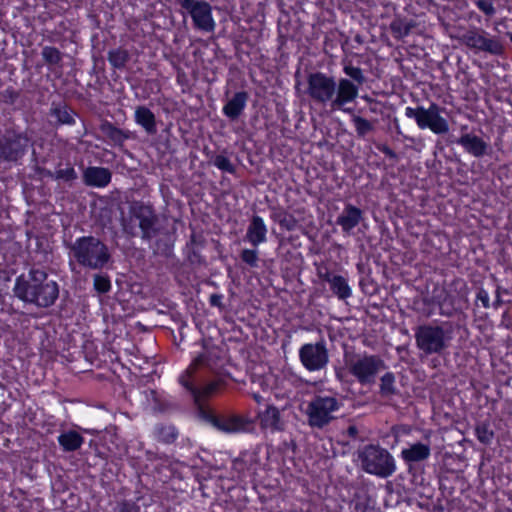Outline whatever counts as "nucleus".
I'll return each instance as SVG.
<instances>
[{
	"mask_svg": "<svg viewBox=\"0 0 512 512\" xmlns=\"http://www.w3.org/2000/svg\"><path fill=\"white\" fill-rule=\"evenodd\" d=\"M307 84V93L314 102L347 113L350 109L345 106L355 101L359 93L358 86L351 80L341 78L336 82L333 77L322 72L310 74Z\"/></svg>",
	"mask_w": 512,
	"mask_h": 512,
	"instance_id": "1",
	"label": "nucleus"
},
{
	"mask_svg": "<svg viewBox=\"0 0 512 512\" xmlns=\"http://www.w3.org/2000/svg\"><path fill=\"white\" fill-rule=\"evenodd\" d=\"M13 291L20 300L46 308L58 298L59 286L48 278L44 270L31 269L26 276L21 275L16 279Z\"/></svg>",
	"mask_w": 512,
	"mask_h": 512,
	"instance_id": "2",
	"label": "nucleus"
},
{
	"mask_svg": "<svg viewBox=\"0 0 512 512\" xmlns=\"http://www.w3.org/2000/svg\"><path fill=\"white\" fill-rule=\"evenodd\" d=\"M214 367L210 363L206 354H201L193 359L189 367L180 375L179 382L193 396L195 403L201 406L202 402L209 396L218 391L219 383L214 381L203 387L197 384L202 380V374L206 370H213Z\"/></svg>",
	"mask_w": 512,
	"mask_h": 512,
	"instance_id": "3",
	"label": "nucleus"
},
{
	"mask_svg": "<svg viewBox=\"0 0 512 512\" xmlns=\"http://www.w3.org/2000/svg\"><path fill=\"white\" fill-rule=\"evenodd\" d=\"M453 339V328L448 322L424 324L415 331L416 345L425 354H440L446 350Z\"/></svg>",
	"mask_w": 512,
	"mask_h": 512,
	"instance_id": "4",
	"label": "nucleus"
},
{
	"mask_svg": "<svg viewBox=\"0 0 512 512\" xmlns=\"http://www.w3.org/2000/svg\"><path fill=\"white\" fill-rule=\"evenodd\" d=\"M71 253L79 264L90 269H100L110 259L107 246L92 236L76 239L71 247Z\"/></svg>",
	"mask_w": 512,
	"mask_h": 512,
	"instance_id": "5",
	"label": "nucleus"
},
{
	"mask_svg": "<svg viewBox=\"0 0 512 512\" xmlns=\"http://www.w3.org/2000/svg\"><path fill=\"white\" fill-rule=\"evenodd\" d=\"M343 403L340 398L333 394L320 393L315 395L305 408V415L309 426L323 428L335 419V414L340 410Z\"/></svg>",
	"mask_w": 512,
	"mask_h": 512,
	"instance_id": "6",
	"label": "nucleus"
},
{
	"mask_svg": "<svg viewBox=\"0 0 512 512\" xmlns=\"http://www.w3.org/2000/svg\"><path fill=\"white\" fill-rule=\"evenodd\" d=\"M362 469L380 478H387L396 471V461L385 448L379 445H367L358 453Z\"/></svg>",
	"mask_w": 512,
	"mask_h": 512,
	"instance_id": "7",
	"label": "nucleus"
},
{
	"mask_svg": "<svg viewBox=\"0 0 512 512\" xmlns=\"http://www.w3.org/2000/svg\"><path fill=\"white\" fill-rule=\"evenodd\" d=\"M348 371L362 385L375 382L377 375L385 368L383 360L375 355L356 354L346 357Z\"/></svg>",
	"mask_w": 512,
	"mask_h": 512,
	"instance_id": "8",
	"label": "nucleus"
},
{
	"mask_svg": "<svg viewBox=\"0 0 512 512\" xmlns=\"http://www.w3.org/2000/svg\"><path fill=\"white\" fill-rule=\"evenodd\" d=\"M405 116L414 119L417 126L424 130L430 129L434 134H445L449 131L448 121L441 115V108L431 103L429 107L418 106L416 108L406 107Z\"/></svg>",
	"mask_w": 512,
	"mask_h": 512,
	"instance_id": "9",
	"label": "nucleus"
},
{
	"mask_svg": "<svg viewBox=\"0 0 512 512\" xmlns=\"http://www.w3.org/2000/svg\"><path fill=\"white\" fill-rule=\"evenodd\" d=\"M177 4L190 15L196 29L203 32H213L216 22L211 5L204 0H176Z\"/></svg>",
	"mask_w": 512,
	"mask_h": 512,
	"instance_id": "10",
	"label": "nucleus"
},
{
	"mask_svg": "<svg viewBox=\"0 0 512 512\" xmlns=\"http://www.w3.org/2000/svg\"><path fill=\"white\" fill-rule=\"evenodd\" d=\"M461 42L470 49L492 55L503 53V45L498 37L490 36L486 31L471 29L461 37Z\"/></svg>",
	"mask_w": 512,
	"mask_h": 512,
	"instance_id": "11",
	"label": "nucleus"
},
{
	"mask_svg": "<svg viewBox=\"0 0 512 512\" xmlns=\"http://www.w3.org/2000/svg\"><path fill=\"white\" fill-rule=\"evenodd\" d=\"M299 359L306 370L316 372L327 366L329 354L324 342L307 343L300 347Z\"/></svg>",
	"mask_w": 512,
	"mask_h": 512,
	"instance_id": "12",
	"label": "nucleus"
},
{
	"mask_svg": "<svg viewBox=\"0 0 512 512\" xmlns=\"http://www.w3.org/2000/svg\"><path fill=\"white\" fill-rule=\"evenodd\" d=\"M287 406L288 403H285L284 406L280 409L273 404H267L263 410H259L257 413V418L260 427L263 430L269 431L271 433L283 431L286 426V421L281 415V412L284 411Z\"/></svg>",
	"mask_w": 512,
	"mask_h": 512,
	"instance_id": "13",
	"label": "nucleus"
},
{
	"mask_svg": "<svg viewBox=\"0 0 512 512\" xmlns=\"http://www.w3.org/2000/svg\"><path fill=\"white\" fill-rule=\"evenodd\" d=\"M267 226L260 216H253L246 231L245 239L252 246L258 247L267 241Z\"/></svg>",
	"mask_w": 512,
	"mask_h": 512,
	"instance_id": "14",
	"label": "nucleus"
},
{
	"mask_svg": "<svg viewBox=\"0 0 512 512\" xmlns=\"http://www.w3.org/2000/svg\"><path fill=\"white\" fill-rule=\"evenodd\" d=\"M362 218L363 212L358 207L348 204L338 216L336 223L342 228V231L346 235H350L352 230L361 222Z\"/></svg>",
	"mask_w": 512,
	"mask_h": 512,
	"instance_id": "15",
	"label": "nucleus"
},
{
	"mask_svg": "<svg viewBox=\"0 0 512 512\" xmlns=\"http://www.w3.org/2000/svg\"><path fill=\"white\" fill-rule=\"evenodd\" d=\"M27 146L28 139L18 135L13 140L0 145V158L7 161H16L24 154Z\"/></svg>",
	"mask_w": 512,
	"mask_h": 512,
	"instance_id": "16",
	"label": "nucleus"
},
{
	"mask_svg": "<svg viewBox=\"0 0 512 512\" xmlns=\"http://www.w3.org/2000/svg\"><path fill=\"white\" fill-rule=\"evenodd\" d=\"M320 278L327 282L331 291L340 299L345 300L352 295V289L348 284V280L341 276L330 272L320 273Z\"/></svg>",
	"mask_w": 512,
	"mask_h": 512,
	"instance_id": "17",
	"label": "nucleus"
},
{
	"mask_svg": "<svg viewBox=\"0 0 512 512\" xmlns=\"http://www.w3.org/2000/svg\"><path fill=\"white\" fill-rule=\"evenodd\" d=\"M457 143L461 145L467 153L478 158L484 156L489 148V144L486 141L472 133L462 134L457 140Z\"/></svg>",
	"mask_w": 512,
	"mask_h": 512,
	"instance_id": "18",
	"label": "nucleus"
},
{
	"mask_svg": "<svg viewBox=\"0 0 512 512\" xmlns=\"http://www.w3.org/2000/svg\"><path fill=\"white\" fill-rule=\"evenodd\" d=\"M431 455L429 443L416 442L403 448L401 457L406 463H416L427 460Z\"/></svg>",
	"mask_w": 512,
	"mask_h": 512,
	"instance_id": "19",
	"label": "nucleus"
},
{
	"mask_svg": "<svg viewBox=\"0 0 512 512\" xmlns=\"http://www.w3.org/2000/svg\"><path fill=\"white\" fill-rule=\"evenodd\" d=\"M83 176L85 183L94 187H105L111 181L110 171L103 167H89Z\"/></svg>",
	"mask_w": 512,
	"mask_h": 512,
	"instance_id": "20",
	"label": "nucleus"
},
{
	"mask_svg": "<svg viewBox=\"0 0 512 512\" xmlns=\"http://www.w3.org/2000/svg\"><path fill=\"white\" fill-rule=\"evenodd\" d=\"M214 426L219 430L226 433H237L246 430L248 422L242 417L232 415L228 417L215 418L213 420Z\"/></svg>",
	"mask_w": 512,
	"mask_h": 512,
	"instance_id": "21",
	"label": "nucleus"
},
{
	"mask_svg": "<svg viewBox=\"0 0 512 512\" xmlns=\"http://www.w3.org/2000/svg\"><path fill=\"white\" fill-rule=\"evenodd\" d=\"M247 100L246 92H237L223 107V113L230 119L238 118L245 109Z\"/></svg>",
	"mask_w": 512,
	"mask_h": 512,
	"instance_id": "22",
	"label": "nucleus"
},
{
	"mask_svg": "<svg viewBox=\"0 0 512 512\" xmlns=\"http://www.w3.org/2000/svg\"><path fill=\"white\" fill-rule=\"evenodd\" d=\"M60 446L66 452L78 450L84 443V438L76 431L69 430L58 436Z\"/></svg>",
	"mask_w": 512,
	"mask_h": 512,
	"instance_id": "23",
	"label": "nucleus"
},
{
	"mask_svg": "<svg viewBox=\"0 0 512 512\" xmlns=\"http://www.w3.org/2000/svg\"><path fill=\"white\" fill-rule=\"evenodd\" d=\"M135 121L142 126L148 134L156 132V121L152 111L144 106H140L135 110Z\"/></svg>",
	"mask_w": 512,
	"mask_h": 512,
	"instance_id": "24",
	"label": "nucleus"
},
{
	"mask_svg": "<svg viewBox=\"0 0 512 512\" xmlns=\"http://www.w3.org/2000/svg\"><path fill=\"white\" fill-rule=\"evenodd\" d=\"M139 226L143 232L144 237L150 236V231L154 225V215L150 207H141L139 214Z\"/></svg>",
	"mask_w": 512,
	"mask_h": 512,
	"instance_id": "25",
	"label": "nucleus"
},
{
	"mask_svg": "<svg viewBox=\"0 0 512 512\" xmlns=\"http://www.w3.org/2000/svg\"><path fill=\"white\" fill-rule=\"evenodd\" d=\"M129 59V53L127 50L117 48L109 51L108 61L116 69L123 68Z\"/></svg>",
	"mask_w": 512,
	"mask_h": 512,
	"instance_id": "26",
	"label": "nucleus"
},
{
	"mask_svg": "<svg viewBox=\"0 0 512 512\" xmlns=\"http://www.w3.org/2000/svg\"><path fill=\"white\" fill-rule=\"evenodd\" d=\"M390 28L394 37L404 38L410 33L412 24L406 20L397 18L391 22Z\"/></svg>",
	"mask_w": 512,
	"mask_h": 512,
	"instance_id": "27",
	"label": "nucleus"
},
{
	"mask_svg": "<svg viewBox=\"0 0 512 512\" xmlns=\"http://www.w3.org/2000/svg\"><path fill=\"white\" fill-rule=\"evenodd\" d=\"M380 393L385 397L396 393L395 376L393 373L387 372L381 377Z\"/></svg>",
	"mask_w": 512,
	"mask_h": 512,
	"instance_id": "28",
	"label": "nucleus"
},
{
	"mask_svg": "<svg viewBox=\"0 0 512 512\" xmlns=\"http://www.w3.org/2000/svg\"><path fill=\"white\" fill-rule=\"evenodd\" d=\"M352 122L355 127L357 135L360 137H364L367 133L373 130L372 123L360 116L353 115Z\"/></svg>",
	"mask_w": 512,
	"mask_h": 512,
	"instance_id": "29",
	"label": "nucleus"
},
{
	"mask_svg": "<svg viewBox=\"0 0 512 512\" xmlns=\"http://www.w3.org/2000/svg\"><path fill=\"white\" fill-rule=\"evenodd\" d=\"M477 439L483 444H490L494 438V433L488 424L481 423L475 429Z\"/></svg>",
	"mask_w": 512,
	"mask_h": 512,
	"instance_id": "30",
	"label": "nucleus"
},
{
	"mask_svg": "<svg viewBox=\"0 0 512 512\" xmlns=\"http://www.w3.org/2000/svg\"><path fill=\"white\" fill-rule=\"evenodd\" d=\"M275 220L280 224L281 227L288 231H291L296 227V219L287 213L281 212L276 214Z\"/></svg>",
	"mask_w": 512,
	"mask_h": 512,
	"instance_id": "31",
	"label": "nucleus"
},
{
	"mask_svg": "<svg viewBox=\"0 0 512 512\" xmlns=\"http://www.w3.org/2000/svg\"><path fill=\"white\" fill-rule=\"evenodd\" d=\"M43 59L50 64H57L61 60V54L55 47L46 46L42 49Z\"/></svg>",
	"mask_w": 512,
	"mask_h": 512,
	"instance_id": "32",
	"label": "nucleus"
},
{
	"mask_svg": "<svg viewBox=\"0 0 512 512\" xmlns=\"http://www.w3.org/2000/svg\"><path fill=\"white\" fill-rule=\"evenodd\" d=\"M214 165L224 171V172H228V173H234L235 172V167L234 165L232 164V162L229 160V158H227L226 156L224 155H217L213 161Z\"/></svg>",
	"mask_w": 512,
	"mask_h": 512,
	"instance_id": "33",
	"label": "nucleus"
},
{
	"mask_svg": "<svg viewBox=\"0 0 512 512\" xmlns=\"http://www.w3.org/2000/svg\"><path fill=\"white\" fill-rule=\"evenodd\" d=\"M343 71L347 76L356 81L358 84H362L365 81L363 72L359 67L345 65Z\"/></svg>",
	"mask_w": 512,
	"mask_h": 512,
	"instance_id": "34",
	"label": "nucleus"
},
{
	"mask_svg": "<svg viewBox=\"0 0 512 512\" xmlns=\"http://www.w3.org/2000/svg\"><path fill=\"white\" fill-rule=\"evenodd\" d=\"M241 259L250 267H257L258 251L256 249H244L241 252Z\"/></svg>",
	"mask_w": 512,
	"mask_h": 512,
	"instance_id": "35",
	"label": "nucleus"
},
{
	"mask_svg": "<svg viewBox=\"0 0 512 512\" xmlns=\"http://www.w3.org/2000/svg\"><path fill=\"white\" fill-rule=\"evenodd\" d=\"M94 287L100 293H106L111 288V283L108 277L103 275H96L94 277Z\"/></svg>",
	"mask_w": 512,
	"mask_h": 512,
	"instance_id": "36",
	"label": "nucleus"
},
{
	"mask_svg": "<svg viewBox=\"0 0 512 512\" xmlns=\"http://www.w3.org/2000/svg\"><path fill=\"white\" fill-rule=\"evenodd\" d=\"M475 5L487 16H492L495 14V7L491 0H477Z\"/></svg>",
	"mask_w": 512,
	"mask_h": 512,
	"instance_id": "37",
	"label": "nucleus"
},
{
	"mask_svg": "<svg viewBox=\"0 0 512 512\" xmlns=\"http://www.w3.org/2000/svg\"><path fill=\"white\" fill-rule=\"evenodd\" d=\"M102 129L104 133L113 141H121L123 139L122 131L112 126L111 124L104 125Z\"/></svg>",
	"mask_w": 512,
	"mask_h": 512,
	"instance_id": "38",
	"label": "nucleus"
},
{
	"mask_svg": "<svg viewBox=\"0 0 512 512\" xmlns=\"http://www.w3.org/2000/svg\"><path fill=\"white\" fill-rule=\"evenodd\" d=\"M77 174L73 167H66L56 171V178L65 181H71L76 179Z\"/></svg>",
	"mask_w": 512,
	"mask_h": 512,
	"instance_id": "39",
	"label": "nucleus"
},
{
	"mask_svg": "<svg viewBox=\"0 0 512 512\" xmlns=\"http://www.w3.org/2000/svg\"><path fill=\"white\" fill-rule=\"evenodd\" d=\"M57 119L64 124H71L74 122L73 116L66 108L55 109Z\"/></svg>",
	"mask_w": 512,
	"mask_h": 512,
	"instance_id": "40",
	"label": "nucleus"
},
{
	"mask_svg": "<svg viewBox=\"0 0 512 512\" xmlns=\"http://www.w3.org/2000/svg\"><path fill=\"white\" fill-rule=\"evenodd\" d=\"M477 301L481 302L484 308H488L490 306V297L486 290L480 289L477 293Z\"/></svg>",
	"mask_w": 512,
	"mask_h": 512,
	"instance_id": "41",
	"label": "nucleus"
},
{
	"mask_svg": "<svg viewBox=\"0 0 512 512\" xmlns=\"http://www.w3.org/2000/svg\"><path fill=\"white\" fill-rule=\"evenodd\" d=\"M222 302V296L218 294H213L210 297V303L213 306H220Z\"/></svg>",
	"mask_w": 512,
	"mask_h": 512,
	"instance_id": "42",
	"label": "nucleus"
},
{
	"mask_svg": "<svg viewBox=\"0 0 512 512\" xmlns=\"http://www.w3.org/2000/svg\"><path fill=\"white\" fill-rule=\"evenodd\" d=\"M120 512H131V511H130V507H129V505H128L127 503H123V504L121 505V510H120Z\"/></svg>",
	"mask_w": 512,
	"mask_h": 512,
	"instance_id": "43",
	"label": "nucleus"
},
{
	"mask_svg": "<svg viewBox=\"0 0 512 512\" xmlns=\"http://www.w3.org/2000/svg\"><path fill=\"white\" fill-rule=\"evenodd\" d=\"M253 398L254 400L257 402V403H261V401L263 400V397L261 395H259L258 393H254L253 394Z\"/></svg>",
	"mask_w": 512,
	"mask_h": 512,
	"instance_id": "44",
	"label": "nucleus"
},
{
	"mask_svg": "<svg viewBox=\"0 0 512 512\" xmlns=\"http://www.w3.org/2000/svg\"><path fill=\"white\" fill-rule=\"evenodd\" d=\"M348 431H349L350 435H355L356 434V428L353 427V426L349 427Z\"/></svg>",
	"mask_w": 512,
	"mask_h": 512,
	"instance_id": "45",
	"label": "nucleus"
},
{
	"mask_svg": "<svg viewBox=\"0 0 512 512\" xmlns=\"http://www.w3.org/2000/svg\"><path fill=\"white\" fill-rule=\"evenodd\" d=\"M170 438L173 440L176 438V434L174 433L173 429H171V435Z\"/></svg>",
	"mask_w": 512,
	"mask_h": 512,
	"instance_id": "46",
	"label": "nucleus"
},
{
	"mask_svg": "<svg viewBox=\"0 0 512 512\" xmlns=\"http://www.w3.org/2000/svg\"><path fill=\"white\" fill-rule=\"evenodd\" d=\"M383 151H384L386 154H388V155H391V154H392V152H391V151H390V149H388V148L384 149Z\"/></svg>",
	"mask_w": 512,
	"mask_h": 512,
	"instance_id": "47",
	"label": "nucleus"
},
{
	"mask_svg": "<svg viewBox=\"0 0 512 512\" xmlns=\"http://www.w3.org/2000/svg\"><path fill=\"white\" fill-rule=\"evenodd\" d=\"M510 40H511V42H512V34H510Z\"/></svg>",
	"mask_w": 512,
	"mask_h": 512,
	"instance_id": "48",
	"label": "nucleus"
}]
</instances>
